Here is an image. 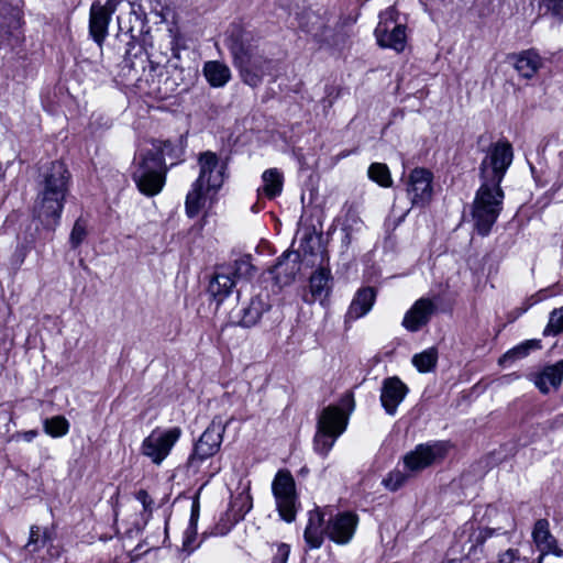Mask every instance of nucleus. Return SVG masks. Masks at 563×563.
Masks as SVG:
<instances>
[{
	"instance_id": "cd10ccee",
	"label": "nucleus",
	"mask_w": 563,
	"mask_h": 563,
	"mask_svg": "<svg viewBox=\"0 0 563 563\" xmlns=\"http://www.w3.org/2000/svg\"><path fill=\"white\" fill-rule=\"evenodd\" d=\"M262 180L264 184L262 191L267 198L273 199L280 195L284 178L283 174L277 168H269L265 170L262 175Z\"/></svg>"
},
{
	"instance_id": "412c9836",
	"label": "nucleus",
	"mask_w": 563,
	"mask_h": 563,
	"mask_svg": "<svg viewBox=\"0 0 563 563\" xmlns=\"http://www.w3.org/2000/svg\"><path fill=\"white\" fill-rule=\"evenodd\" d=\"M376 299V291L373 287H364L355 294L346 317L356 320L369 312Z\"/></svg>"
},
{
	"instance_id": "39448f33",
	"label": "nucleus",
	"mask_w": 563,
	"mask_h": 563,
	"mask_svg": "<svg viewBox=\"0 0 563 563\" xmlns=\"http://www.w3.org/2000/svg\"><path fill=\"white\" fill-rule=\"evenodd\" d=\"M349 413L336 406L325 407L317 423V432L313 439L314 451L327 456L338 438L345 431Z\"/></svg>"
},
{
	"instance_id": "58836bf2",
	"label": "nucleus",
	"mask_w": 563,
	"mask_h": 563,
	"mask_svg": "<svg viewBox=\"0 0 563 563\" xmlns=\"http://www.w3.org/2000/svg\"><path fill=\"white\" fill-rule=\"evenodd\" d=\"M540 8L547 13L562 20L563 19V0H540Z\"/></svg>"
},
{
	"instance_id": "9d476101",
	"label": "nucleus",
	"mask_w": 563,
	"mask_h": 563,
	"mask_svg": "<svg viewBox=\"0 0 563 563\" xmlns=\"http://www.w3.org/2000/svg\"><path fill=\"white\" fill-rule=\"evenodd\" d=\"M380 20L375 29L377 43L382 47L402 52L406 46V26L396 22V12L388 9L380 14Z\"/></svg>"
},
{
	"instance_id": "5701e85b",
	"label": "nucleus",
	"mask_w": 563,
	"mask_h": 563,
	"mask_svg": "<svg viewBox=\"0 0 563 563\" xmlns=\"http://www.w3.org/2000/svg\"><path fill=\"white\" fill-rule=\"evenodd\" d=\"M323 514L318 509L309 512L308 525L305 529V540L312 549H318L323 542L325 528H323Z\"/></svg>"
},
{
	"instance_id": "7ed1b4c3",
	"label": "nucleus",
	"mask_w": 563,
	"mask_h": 563,
	"mask_svg": "<svg viewBox=\"0 0 563 563\" xmlns=\"http://www.w3.org/2000/svg\"><path fill=\"white\" fill-rule=\"evenodd\" d=\"M225 44L244 84L253 88L257 87L265 76L273 73L274 60L264 54L251 32L239 25H233L228 31Z\"/></svg>"
},
{
	"instance_id": "a878e982",
	"label": "nucleus",
	"mask_w": 563,
	"mask_h": 563,
	"mask_svg": "<svg viewBox=\"0 0 563 563\" xmlns=\"http://www.w3.org/2000/svg\"><path fill=\"white\" fill-rule=\"evenodd\" d=\"M210 190L207 186L195 181L186 196V213L189 218L196 217L206 205V195Z\"/></svg>"
},
{
	"instance_id": "c756f323",
	"label": "nucleus",
	"mask_w": 563,
	"mask_h": 563,
	"mask_svg": "<svg viewBox=\"0 0 563 563\" xmlns=\"http://www.w3.org/2000/svg\"><path fill=\"white\" fill-rule=\"evenodd\" d=\"M367 174L371 180L377 183L382 187H390L393 184L390 172L386 164H371Z\"/></svg>"
},
{
	"instance_id": "6e6552de",
	"label": "nucleus",
	"mask_w": 563,
	"mask_h": 563,
	"mask_svg": "<svg viewBox=\"0 0 563 563\" xmlns=\"http://www.w3.org/2000/svg\"><path fill=\"white\" fill-rule=\"evenodd\" d=\"M126 46L118 77L125 87L135 89L140 77L150 65V58L145 49L133 41H130Z\"/></svg>"
},
{
	"instance_id": "49530a36",
	"label": "nucleus",
	"mask_w": 563,
	"mask_h": 563,
	"mask_svg": "<svg viewBox=\"0 0 563 563\" xmlns=\"http://www.w3.org/2000/svg\"><path fill=\"white\" fill-rule=\"evenodd\" d=\"M119 2V0H107V2L103 5H101V9L104 13L111 16L112 13H114V11L117 10Z\"/></svg>"
},
{
	"instance_id": "a211bd4d",
	"label": "nucleus",
	"mask_w": 563,
	"mask_h": 563,
	"mask_svg": "<svg viewBox=\"0 0 563 563\" xmlns=\"http://www.w3.org/2000/svg\"><path fill=\"white\" fill-rule=\"evenodd\" d=\"M514 67L526 79H531L543 67L544 60L536 49H526L512 56Z\"/></svg>"
},
{
	"instance_id": "f704fd0d",
	"label": "nucleus",
	"mask_w": 563,
	"mask_h": 563,
	"mask_svg": "<svg viewBox=\"0 0 563 563\" xmlns=\"http://www.w3.org/2000/svg\"><path fill=\"white\" fill-rule=\"evenodd\" d=\"M252 507V496L246 492L240 493L232 501V508L239 519H242Z\"/></svg>"
},
{
	"instance_id": "20e7f679",
	"label": "nucleus",
	"mask_w": 563,
	"mask_h": 563,
	"mask_svg": "<svg viewBox=\"0 0 563 563\" xmlns=\"http://www.w3.org/2000/svg\"><path fill=\"white\" fill-rule=\"evenodd\" d=\"M173 150L172 142L155 140L151 148L141 150L134 157L132 177L142 194L152 197L162 191L167 172L165 155Z\"/></svg>"
},
{
	"instance_id": "864d4df0",
	"label": "nucleus",
	"mask_w": 563,
	"mask_h": 563,
	"mask_svg": "<svg viewBox=\"0 0 563 563\" xmlns=\"http://www.w3.org/2000/svg\"><path fill=\"white\" fill-rule=\"evenodd\" d=\"M550 563H563V560L562 561H556V562H550Z\"/></svg>"
},
{
	"instance_id": "6ab92c4d",
	"label": "nucleus",
	"mask_w": 563,
	"mask_h": 563,
	"mask_svg": "<svg viewBox=\"0 0 563 563\" xmlns=\"http://www.w3.org/2000/svg\"><path fill=\"white\" fill-rule=\"evenodd\" d=\"M563 379V360L552 365H547L536 375L534 384L543 394H548L551 388L558 389Z\"/></svg>"
},
{
	"instance_id": "3c124183",
	"label": "nucleus",
	"mask_w": 563,
	"mask_h": 563,
	"mask_svg": "<svg viewBox=\"0 0 563 563\" xmlns=\"http://www.w3.org/2000/svg\"><path fill=\"white\" fill-rule=\"evenodd\" d=\"M37 435V431L30 430L22 433V439L26 442H32Z\"/></svg>"
},
{
	"instance_id": "603ef678",
	"label": "nucleus",
	"mask_w": 563,
	"mask_h": 563,
	"mask_svg": "<svg viewBox=\"0 0 563 563\" xmlns=\"http://www.w3.org/2000/svg\"><path fill=\"white\" fill-rule=\"evenodd\" d=\"M343 401L347 405L351 406V410L353 409L354 407V400H353V397L351 395H346L344 398H343Z\"/></svg>"
},
{
	"instance_id": "b1692460",
	"label": "nucleus",
	"mask_w": 563,
	"mask_h": 563,
	"mask_svg": "<svg viewBox=\"0 0 563 563\" xmlns=\"http://www.w3.org/2000/svg\"><path fill=\"white\" fill-rule=\"evenodd\" d=\"M234 284L235 280L231 274L222 268L214 274L209 284L208 291L220 303L231 294Z\"/></svg>"
},
{
	"instance_id": "c85d7f7f",
	"label": "nucleus",
	"mask_w": 563,
	"mask_h": 563,
	"mask_svg": "<svg viewBox=\"0 0 563 563\" xmlns=\"http://www.w3.org/2000/svg\"><path fill=\"white\" fill-rule=\"evenodd\" d=\"M541 347L539 340H527L526 342L515 346L506 352L499 360L500 364L512 363L517 360L526 357L530 351Z\"/></svg>"
},
{
	"instance_id": "423d86ee",
	"label": "nucleus",
	"mask_w": 563,
	"mask_h": 563,
	"mask_svg": "<svg viewBox=\"0 0 563 563\" xmlns=\"http://www.w3.org/2000/svg\"><path fill=\"white\" fill-rule=\"evenodd\" d=\"M225 426L219 420H212L195 443L192 453L189 455L186 467L192 474L203 472V463L212 459L220 450Z\"/></svg>"
},
{
	"instance_id": "a19ab883",
	"label": "nucleus",
	"mask_w": 563,
	"mask_h": 563,
	"mask_svg": "<svg viewBox=\"0 0 563 563\" xmlns=\"http://www.w3.org/2000/svg\"><path fill=\"white\" fill-rule=\"evenodd\" d=\"M87 235L86 227L81 220H77L71 230L69 241L74 249L78 247Z\"/></svg>"
},
{
	"instance_id": "4468645a",
	"label": "nucleus",
	"mask_w": 563,
	"mask_h": 563,
	"mask_svg": "<svg viewBox=\"0 0 563 563\" xmlns=\"http://www.w3.org/2000/svg\"><path fill=\"white\" fill-rule=\"evenodd\" d=\"M532 539L538 551H540L538 563H544L547 560L550 562L563 561V550L558 548L556 540L550 532L547 519L537 520L532 531Z\"/></svg>"
},
{
	"instance_id": "79ce46f5",
	"label": "nucleus",
	"mask_w": 563,
	"mask_h": 563,
	"mask_svg": "<svg viewBox=\"0 0 563 563\" xmlns=\"http://www.w3.org/2000/svg\"><path fill=\"white\" fill-rule=\"evenodd\" d=\"M521 561L529 563L527 558L520 556V553L517 549H507L498 555L499 563H516Z\"/></svg>"
},
{
	"instance_id": "ddd939ff",
	"label": "nucleus",
	"mask_w": 563,
	"mask_h": 563,
	"mask_svg": "<svg viewBox=\"0 0 563 563\" xmlns=\"http://www.w3.org/2000/svg\"><path fill=\"white\" fill-rule=\"evenodd\" d=\"M199 176L196 179L207 186L208 190L217 191L224 181L225 166L213 152L201 153L198 158Z\"/></svg>"
},
{
	"instance_id": "f3484780",
	"label": "nucleus",
	"mask_w": 563,
	"mask_h": 563,
	"mask_svg": "<svg viewBox=\"0 0 563 563\" xmlns=\"http://www.w3.org/2000/svg\"><path fill=\"white\" fill-rule=\"evenodd\" d=\"M435 309L437 307L431 299L420 298L406 312L402 325L408 331L416 332L430 321Z\"/></svg>"
},
{
	"instance_id": "4be33fe9",
	"label": "nucleus",
	"mask_w": 563,
	"mask_h": 563,
	"mask_svg": "<svg viewBox=\"0 0 563 563\" xmlns=\"http://www.w3.org/2000/svg\"><path fill=\"white\" fill-rule=\"evenodd\" d=\"M111 16L103 12L101 4L93 3L90 8L89 32L96 43L101 46L108 35Z\"/></svg>"
},
{
	"instance_id": "72a5a7b5",
	"label": "nucleus",
	"mask_w": 563,
	"mask_h": 563,
	"mask_svg": "<svg viewBox=\"0 0 563 563\" xmlns=\"http://www.w3.org/2000/svg\"><path fill=\"white\" fill-rule=\"evenodd\" d=\"M224 269L231 274L234 280L241 278H249L253 275L255 271L254 266L251 264L247 257L236 260L233 266L225 267Z\"/></svg>"
},
{
	"instance_id": "9b49d317",
	"label": "nucleus",
	"mask_w": 563,
	"mask_h": 563,
	"mask_svg": "<svg viewBox=\"0 0 563 563\" xmlns=\"http://www.w3.org/2000/svg\"><path fill=\"white\" fill-rule=\"evenodd\" d=\"M179 428H172L165 432L153 431L142 443V453L153 463L161 464L169 454L172 448L180 437Z\"/></svg>"
},
{
	"instance_id": "a18cd8bd",
	"label": "nucleus",
	"mask_w": 563,
	"mask_h": 563,
	"mask_svg": "<svg viewBox=\"0 0 563 563\" xmlns=\"http://www.w3.org/2000/svg\"><path fill=\"white\" fill-rule=\"evenodd\" d=\"M136 499L143 505L145 510H147L153 503L152 498L144 489H141L136 493Z\"/></svg>"
},
{
	"instance_id": "aec40b11",
	"label": "nucleus",
	"mask_w": 563,
	"mask_h": 563,
	"mask_svg": "<svg viewBox=\"0 0 563 563\" xmlns=\"http://www.w3.org/2000/svg\"><path fill=\"white\" fill-rule=\"evenodd\" d=\"M330 271L325 268L316 271L309 280L310 297L306 295L303 300L309 303H312L316 300H320L322 302L330 294Z\"/></svg>"
},
{
	"instance_id": "09e8293b",
	"label": "nucleus",
	"mask_w": 563,
	"mask_h": 563,
	"mask_svg": "<svg viewBox=\"0 0 563 563\" xmlns=\"http://www.w3.org/2000/svg\"><path fill=\"white\" fill-rule=\"evenodd\" d=\"M490 536H492V530H489V529L482 530V531H479V532L476 534V537H475V542H476L477 544H482V543H484V542H485V540H486L487 538H489Z\"/></svg>"
},
{
	"instance_id": "dca6fc26",
	"label": "nucleus",
	"mask_w": 563,
	"mask_h": 563,
	"mask_svg": "<svg viewBox=\"0 0 563 563\" xmlns=\"http://www.w3.org/2000/svg\"><path fill=\"white\" fill-rule=\"evenodd\" d=\"M409 393L408 386L398 377L391 376L383 380L380 387V404L385 412L395 416L398 406Z\"/></svg>"
},
{
	"instance_id": "c9c22d12",
	"label": "nucleus",
	"mask_w": 563,
	"mask_h": 563,
	"mask_svg": "<svg viewBox=\"0 0 563 563\" xmlns=\"http://www.w3.org/2000/svg\"><path fill=\"white\" fill-rule=\"evenodd\" d=\"M561 332H563V307L560 309H554L550 313L549 323L545 327L543 334L555 335Z\"/></svg>"
},
{
	"instance_id": "2f4dec72",
	"label": "nucleus",
	"mask_w": 563,
	"mask_h": 563,
	"mask_svg": "<svg viewBox=\"0 0 563 563\" xmlns=\"http://www.w3.org/2000/svg\"><path fill=\"white\" fill-rule=\"evenodd\" d=\"M438 360L435 349H428L412 357V364L421 373L430 372L434 368Z\"/></svg>"
},
{
	"instance_id": "0eeeda50",
	"label": "nucleus",
	"mask_w": 563,
	"mask_h": 563,
	"mask_svg": "<svg viewBox=\"0 0 563 563\" xmlns=\"http://www.w3.org/2000/svg\"><path fill=\"white\" fill-rule=\"evenodd\" d=\"M277 511L283 520L292 522L299 508L296 484L288 471H278L272 483Z\"/></svg>"
},
{
	"instance_id": "c03bdc74",
	"label": "nucleus",
	"mask_w": 563,
	"mask_h": 563,
	"mask_svg": "<svg viewBox=\"0 0 563 563\" xmlns=\"http://www.w3.org/2000/svg\"><path fill=\"white\" fill-rule=\"evenodd\" d=\"M290 553V548L286 543L277 545L276 553L272 560V563H286Z\"/></svg>"
},
{
	"instance_id": "473e14b6",
	"label": "nucleus",
	"mask_w": 563,
	"mask_h": 563,
	"mask_svg": "<svg viewBox=\"0 0 563 563\" xmlns=\"http://www.w3.org/2000/svg\"><path fill=\"white\" fill-rule=\"evenodd\" d=\"M156 70L157 66L150 60V65H147L144 74L140 77V81L137 82L135 90L142 92L159 91L155 84Z\"/></svg>"
},
{
	"instance_id": "1a4fd4ad",
	"label": "nucleus",
	"mask_w": 563,
	"mask_h": 563,
	"mask_svg": "<svg viewBox=\"0 0 563 563\" xmlns=\"http://www.w3.org/2000/svg\"><path fill=\"white\" fill-rule=\"evenodd\" d=\"M449 449V442L444 441L418 444L415 450L404 456L405 468L412 473L420 472L442 461L446 456Z\"/></svg>"
},
{
	"instance_id": "bb28decb",
	"label": "nucleus",
	"mask_w": 563,
	"mask_h": 563,
	"mask_svg": "<svg viewBox=\"0 0 563 563\" xmlns=\"http://www.w3.org/2000/svg\"><path fill=\"white\" fill-rule=\"evenodd\" d=\"M269 309V305L260 296L251 299L249 306L243 309L241 324L245 328L255 325Z\"/></svg>"
},
{
	"instance_id": "2eb2a0df",
	"label": "nucleus",
	"mask_w": 563,
	"mask_h": 563,
	"mask_svg": "<svg viewBox=\"0 0 563 563\" xmlns=\"http://www.w3.org/2000/svg\"><path fill=\"white\" fill-rule=\"evenodd\" d=\"M357 523V515L350 511L338 512L328 520L325 534L335 543L346 544L352 540Z\"/></svg>"
},
{
	"instance_id": "8fccbe9b",
	"label": "nucleus",
	"mask_w": 563,
	"mask_h": 563,
	"mask_svg": "<svg viewBox=\"0 0 563 563\" xmlns=\"http://www.w3.org/2000/svg\"><path fill=\"white\" fill-rule=\"evenodd\" d=\"M208 467H209V471L203 472V474L208 478L213 477L214 475H217L221 471V466L220 465H216L212 461L209 463Z\"/></svg>"
},
{
	"instance_id": "f03ea898",
	"label": "nucleus",
	"mask_w": 563,
	"mask_h": 563,
	"mask_svg": "<svg viewBox=\"0 0 563 563\" xmlns=\"http://www.w3.org/2000/svg\"><path fill=\"white\" fill-rule=\"evenodd\" d=\"M69 178L63 162L54 161L40 167L33 217L48 231H54L59 223Z\"/></svg>"
},
{
	"instance_id": "ea45409f",
	"label": "nucleus",
	"mask_w": 563,
	"mask_h": 563,
	"mask_svg": "<svg viewBox=\"0 0 563 563\" xmlns=\"http://www.w3.org/2000/svg\"><path fill=\"white\" fill-rule=\"evenodd\" d=\"M27 253L29 249L24 244H20L15 247L14 252L10 257V266L14 272L20 269V267L22 266L27 256Z\"/></svg>"
},
{
	"instance_id": "393cba45",
	"label": "nucleus",
	"mask_w": 563,
	"mask_h": 563,
	"mask_svg": "<svg viewBox=\"0 0 563 563\" xmlns=\"http://www.w3.org/2000/svg\"><path fill=\"white\" fill-rule=\"evenodd\" d=\"M203 75L212 87H223L231 79L230 68L219 60L206 62Z\"/></svg>"
},
{
	"instance_id": "37998d69",
	"label": "nucleus",
	"mask_w": 563,
	"mask_h": 563,
	"mask_svg": "<svg viewBox=\"0 0 563 563\" xmlns=\"http://www.w3.org/2000/svg\"><path fill=\"white\" fill-rule=\"evenodd\" d=\"M196 537H197V528L188 526V528L185 531L184 541H183V550L184 551L191 553L196 549V545L194 544Z\"/></svg>"
},
{
	"instance_id": "de8ad7c7",
	"label": "nucleus",
	"mask_w": 563,
	"mask_h": 563,
	"mask_svg": "<svg viewBox=\"0 0 563 563\" xmlns=\"http://www.w3.org/2000/svg\"><path fill=\"white\" fill-rule=\"evenodd\" d=\"M198 518H199V504L197 501H195L191 507L189 526L197 528Z\"/></svg>"
},
{
	"instance_id": "e433bc0d",
	"label": "nucleus",
	"mask_w": 563,
	"mask_h": 563,
	"mask_svg": "<svg viewBox=\"0 0 563 563\" xmlns=\"http://www.w3.org/2000/svg\"><path fill=\"white\" fill-rule=\"evenodd\" d=\"M409 475L399 471L394 470L387 474V476L383 479V485L391 490L395 492L399 489L408 479Z\"/></svg>"
},
{
	"instance_id": "f8f14e48",
	"label": "nucleus",
	"mask_w": 563,
	"mask_h": 563,
	"mask_svg": "<svg viewBox=\"0 0 563 563\" xmlns=\"http://www.w3.org/2000/svg\"><path fill=\"white\" fill-rule=\"evenodd\" d=\"M432 173L426 168H415L407 181V195L412 206L424 207L432 198Z\"/></svg>"
},
{
	"instance_id": "4c0bfd02",
	"label": "nucleus",
	"mask_w": 563,
	"mask_h": 563,
	"mask_svg": "<svg viewBox=\"0 0 563 563\" xmlns=\"http://www.w3.org/2000/svg\"><path fill=\"white\" fill-rule=\"evenodd\" d=\"M47 539L48 537L46 531L42 534L38 527L32 526L30 530L29 542L26 543L25 548L29 552H36L46 543Z\"/></svg>"
},
{
	"instance_id": "f257e3e1",
	"label": "nucleus",
	"mask_w": 563,
	"mask_h": 563,
	"mask_svg": "<svg viewBox=\"0 0 563 563\" xmlns=\"http://www.w3.org/2000/svg\"><path fill=\"white\" fill-rule=\"evenodd\" d=\"M514 159L511 144L501 140L490 145L479 166L482 184L473 201L474 228L482 236L490 233L503 210L504 191L500 184Z\"/></svg>"
},
{
	"instance_id": "7c9ffc66",
	"label": "nucleus",
	"mask_w": 563,
	"mask_h": 563,
	"mask_svg": "<svg viewBox=\"0 0 563 563\" xmlns=\"http://www.w3.org/2000/svg\"><path fill=\"white\" fill-rule=\"evenodd\" d=\"M69 422L64 416H55L44 421V431L53 437L59 438L68 433Z\"/></svg>"
}]
</instances>
